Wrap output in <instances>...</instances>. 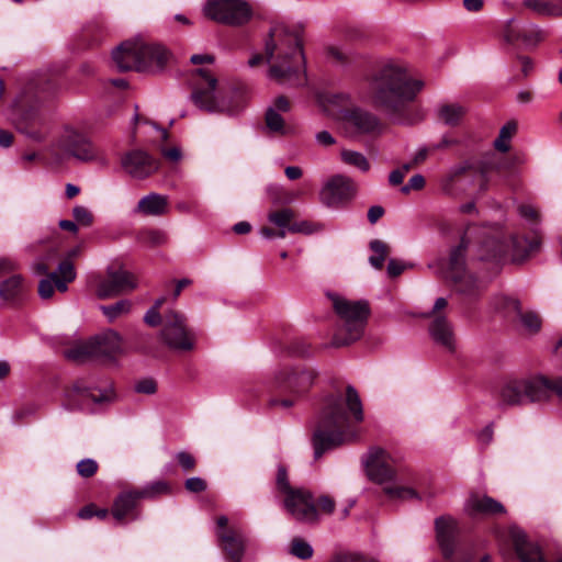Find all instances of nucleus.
<instances>
[{
  "label": "nucleus",
  "instance_id": "nucleus-4",
  "mask_svg": "<svg viewBox=\"0 0 562 562\" xmlns=\"http://www.w3.org/2000/svg\"><path fill=\"white\" fill-rule=\"evenodd\" d=\"M193 76L195 83L191 100L200 110L232 116L245 109L243 91L218 86L217 79L205 69H196Z\"/></svg>",
  "mask_w": 562,
  "mask_h": 562
},
{
  "label": "nucleus",
  "instance_id": "nucleus-13",
  "mask_svg": "<svg viewBox=\"0 0 562 562\" xmlns=\"http://www.w3.org/2000/svg\"><path fill=\"white\" fill-rule=\"evenodd\" d=\"M286 512L297 521L314 522L317 520V508L312 494L304 488H294L283 495Z\"/></svg>",
  "mask_w": 562,
  "mask_h": 562
},
{
  "label": "nucleus",
  "instance_id": "nucleus-12",
  "mask_svg": "<svg viewBox=\"0 0 562 562\" xmlns=\"http://www.w3.org/2000/svg\"><path fill=\"white\" fill-rule=\"evenodd\" d=\"M467 247L468 244L465 239L462 238L460 245L451 251L445 278L451 281L456 290L460 293L474 295L479 291L480 284L476 279L465 270L464 254Z\"/></svg>",
  "mask_w": 562,
  "mask_h": 562
},
{
  "label": "nucleus",
  "instance_id": "nucleus-19",
  "mask_svg": "<svg viewBox=\"0 0 562 562\" xmlns=\"http://www.w3.org/2000/svg\"><path fill=\"white\" fill-rule=\"evenodd\" d=\"M112 59L120 71H143L146 66L140 57L139 38L126 41L112 52Z\"/></svg>",
  "mask_w": 562,
  "mask_h": 562
},
{
  "label": "nucleus",
  "instance_id": "nucleus-59",
  "mask_svg": "<svg viewBox=\"0 0 562 562\" xmlns=\"http://www.w3.org/2000/svg\"><path fill=\"white\" fill-rule=\"evenodd\" d=\"M407 268L406 263L397 260V259H390L387 263V274L391 278H395L404 272V270Z\"/></svg>",
  "mask_w": 562,
  "mask_h": 562
},
{
  "label": "nucleus",
  "instance_id": "nucleus-2",
  "mask_svg": "<svg viewBox=\"0 0 562 562\" xmlns=\"http://www.w3.org/2000/svg\"><path fill=\"white\" fill-rule=\"evenodd\" d=\"M363 417L362 402L352 385L346 387L345 398L326 397L312 437L315 459L353 439L356 434L351 429V420L361 423Z\"/></svg>",
  "mask_w": 562,
  "mask_h": 562
},
{
  "label": "nucleus",
  "instance_id": "nucleus-31",
  "mask_svg": "<svg viewBox=\"0 0 562 562\" xmlns=\"http://www.w3.org/2000/svg\"><path fill=\"white\" fill-rule=\"evenodd\" d=\"M513 166L514 161L509 158L496 157L495 155L484 158L479 166L482 179V183L480 186L481 191H485L487 189V175L490 171H496L498 173L510 172Z\"/></svg>",
  "mask_w": 562,
  "mask_h": 562
},
{
  "label": "nucleus",
  "instance_id": "nucleus-16",
  "mask_svg": "<svg viewBox=\"0 0 562 562\" xmlns=\"http://www.w3.org/2000/svg\"><path fill=\"white\" fill-rule=\"evenodd\" d=\"M227 525L228 518L220 516L216 520L215 535L228 559L232 562H241L245 551V537L238 529Z\"/></svg>",
  "mask_w": 562,
  "mask_h": 562
},
{
  "label": "nucleus",
  "instance_id": "nucleus-7",
  "mask_svg": "<svg viewBox=\"0 0 562 562\" xmlns=\"http://www.w3.org/2000/svg\"><path fill=\"white\" fill-rule=\"evenodd\" d=\"M333 307L339 317V322L331 345L342 347L358 340L364 333L370 314L368 303L335 296L333 297Z\"/></svg>",
  "mask_w": 562,
  "mask_h": 562
},
{
  "label": "nucleus",
  "instance_id": "nucleus-60",
  "mask_svg": "<svg viewBox=\"0 0 562 562\" xmlns=\"http://www.w3.org/2000/svg\"><path fill=\"white\" fill-rule=\"evenodd\" d=\"M144 321L146 324H148L149 326H153V327H156L158 326L159 324L162 325V322H164V316L161 317L159 311L157 310H154V308H149L145 316H144Z\"/></svg>",
  "mask_w": 562,
  "mask_h": 562
},
{
  "label": "nucleus",
  "instance_id": "nucleus-5",
  "mask_svg": "<svg viewBox=\"0 0 562 562\" xmlns=\"http://www.w3.org/2000/svg\"><path fill=\"white\" fill-rule=\"evenodd\" d=\"M364 467L369 479L383 485V492L390 499L420 501L416 490L407 485L409 480L406 473L393 465V460L384 450L372 448L364 460Z\"/></svg>",
  "mask_w": 562,
  "mask_h": 562
},
{
  "label": "nucleus",
  "instance_id": "nucleus-53",
  "mask_svg": "<svg viewBox=\"0 0 562 562\" xmlns=\"http://www.w3.org/2000/svg\"><path fill=\"white\" fill-rule=\"evenodd\" d=\"M134 389L137 393L153 395L157 392V382L153 378H145L137 381Z\"/></svg>",
  "mask_w": 562,
  "mask_h": 562
},
{
  "label": "nucleus",
  "instance_id": "nucleus-39",
  "mask_svg": "<svg viewBox=\"0 0 562 562\" xmlns=\"http://www.w3.org/2000/svg\"><path fill=\"white\" fill-rule=\"evenodd\" d=\"M340 157L345 164L352 166L362 172H367L370 169L369 160L367 159V157L363 154H361L359 151L344 149L340 153Z\"/></svg>",
  "mask_w": 562,
  "mask_h": 562
},
{
  "label": "nucleus",
  "instance_id": "nucleus-25",
  "mask_svg": "<svg viewBox=\"0 0 562 562\" xmlns=\"http://www.w3.org/2000/svg\"><path fill=\"white\" fill-rule=\"evenodd\" d=\"M464 509L471 517L480 515L504 514L505 507L487 495H471L465 502Z\"/></svg>",
  "mask_w": 562,
  "mask_h": 562
},
{
  "label": "nucleus",
  "instance_id": "nucleus-38",
  "mask_svg": "<svg viewBox=\"0 0 562 562\" xmlns=\"http://www.w3.org/2000/svg\"><path fill=\"white\" fill-rule=\"evenodd\" d=\"M90 347L91 344L89 339L87 341L74 345L72 347L66 349L64 351V355L67 359L75 362H86L89 360H93Z\"/></svg>",
  "mask_w": 562,
  "mask_h": 562
},
{
  "label": "nucleus",
  "instance_id": "nucleus-6",
  "mask_svg": "<svg viewBox=\"0 0 562 562\" xmlns=\"http://www.w3.org/2000/svg\"><path fill=\"white\" fill-rule=\"evenodd\" d=\"M553 394L562 400V376L550 380L544 375H536L506 382L499 390L498 398L502 405L516 406L547 402Z\"/></svg>",
  "mask_w": 562,
  "mask_h": 562
},
{
  "label": "nucleus",
  "instance_id": "nucleus-46",
  "mask_svg": "<svg viewBox=\"0 0 562 562\" xmlns=\"http://www.w3.org/2000/svg\"><path fill=\"white\" fill-rule=\"evenodd\" d=\"M57 290V272H49L38 282V295L43 300H48Z\"/></svg>",
  "mask_w": 562,
  "mask_h": 562
},
{
  "label": "nucleus",
  "instance_id": "nucleus-42",
  "mask_svg": "<svg viewBox=\"0 0 562 562\" xmlns=\"http://www.w3.org/2000/svg\"><path fill=\"white\" fill-rule=\"evenodd\" d=\"M472 167L473 166L469 161H464L452 167L447 175L446 181L443 183V190L448 193H451L453 184L459 182L462 176L471 171Z\"/></svg>",
  "mask_w": 562,
  "mask_h": 562
},
{
  "label": "nucleus",
  "instance_id": "nucleus-35",
  "mask_svg": "<svg viewBox=\"0 0 562 562\" xmlns=\"http://www.w3.org/2000/svg\"><path fill=\"white\" fill-rule=\"evenodd\" d=\"M55 272H57V290L59 292H66L68 283L76 279V271L72 261L69 259L63 260Z\"/></svg>",
  "mask_w": 562,
  "mask_h": 562
},
{
  "label": "nucleus",
  "instance_id": "nucleus-32",
  "mask_svg": "<svg viewBox=\"0 0 562 562\" xmlns=\"http://www.w3.org/2000/svg\"><path fill=\"white\" fill-rule=\"evenodd\" d=\"M348 121L361 133L370 134L381 131L379 119L374 114L361 109L350 111Z\"/></svg>",
  "mask_w": 562,
  "mask_h": 562
},
{
  "label": "nucleus",
  "instance_id": "nucleus-58",
  "mask_svg": "<svg viewBox=\"0 0 562 562\" xmlns=\"http://www.w3.org/2000/svg\"><path fill=\"white\" fill-rule=\"evenodd\" d=\"M186 488L191 493H200L206 488V483L199 476L190 477L186 481Z\"/></svg>",
  "mask_w": 562,
  "mask_h": 562
},
{
  "label": "nucleus",
  "instance_id": "nucleus-36",
  "mask_svg": "<svg viewBox=\"0 0 562 562\" xmlns=\"http://www.w3.org/2000/svg\"><path fill=\"white\" fill-rule=\"evenodd\" d=\"M369 247L373 252L369 257L370 265L375 269H382L384 261L390 252L389 245L380 239H373L370 241Z\"/></svg>",
  "mask_w": 562,
  "mask_h": 562
},
{
  "label": "nucleus",
  "instance_id": "nucleus-15",
  "mask_svg": "<svg viewBox=\"0 0 562 562\" xmlns=\"http://www.w3.org/2000/svg\"><path fill=\"white\" fill-rule=\"evenodd\" d=\"M136 277L127 270L109 269L105 279L99 282L97 286V296L99 299H109L121 294L130 293L137 288Z\"/></svg>",
  "mask_w": 562,
  "mask_h": 562
},
{
  "label": "nucleus",
  "instance_id": "nucleus-20",
  "mask_svg": "<svg viewBox=\"0 0 562 562\" xmlns=\"http://www.w3.org/2000/svg\"><path fill=\"white\" fill-rule=\"evenodd\" d=\"M355 194V182L344 175L331 177L321 192L322 201L328 206H334L342 201L350 200Z\"/></svg>",
  "mask_w": 562,
  "mask_h": 562
},
{
  "label": "nucleus",
  "instance_id": "nucleus-30",
  "mask_svg": "<svg viewBox=\"0 0 562 562\" xmlns=\"http://www.w3.org/2000/svg\"><path fill=\"white\" fill-rule=\"evenodd\" d=\"M147 216H160L168 212V198L158 193H149L143 196L134 210Z\"/></svg>",
  "mask_w": 562,
  "mask_h": 562
},
{
  "label": "nucleus",
  "instance_id": "nucleus-48",
  "mask_svg": "<svg viewBox=\"0 0 562 562\" xmlns=\"http://www.w3.org/2000/svg\"><path fill=\"white\" fill-rule=\"evenodd\" d=\"M142 498H150L158 494H165L169 492V485L165 481H156L142 490H137Z\"/></svg>",
  "mask_w": 562,
  "mask_h": 562
},
{
  "label": "nucleus",
  "instance_id": "nucleus-11",
  "mask_svg": "<svg viewBox=\"0 0 562 562\" xmlns=\"http://www.w3.org/2000/svg\"><path fill=\"white\" fill-rule=\"evenodd\" d=\"M203 12L209 19L231 26H241L252 18V8L246 0H207Z\"/></svg>",
  "mask_w": 562,
  "mask_h": 562
},
{
  "label": "nucleus",
  "instance_id": "nucleus-47",
  "mask_svg": "<svg viewBox=\"0 0 562 562\" xmlns=\"http://www.w3.org/2000/svg\"><path fill=\"white\" fill-rule=\"evenodd\" d=\"M322 229H323V225L319 223H314L311 221H301V222L292 221V225L289 227V233L311 235V234L317 233Z\"/></svg>",
  "mask_w": 562,
  "mask_h": 562
},
{
  "label": "nucleus",
  "instance_id": "nucleus-33",
  "mask_svg": "<svg viewBox=\"0 0 562 562\" xmlns=\"http://www.w3.org/2000/svg\"><path fill=\"white\" fill-rule=\"evenodd\" d=\"M139 499L138 491H127L120 494L114 501L112 515L117 521L124 520L135 509Z\"/></svg>",
  "mask_w": 562,
  "mask_h": 562
},
{
  "label": "nucleus",
  "instance_id": "nucleus-41",
  "mask_svg": "<svg viewBox=\"0 0 562 562\" xmlns=\"http://www.w3.org/2000/svg\"><path fill=\"white\" fill-rule=\"evenodd\" d=\"M547 33L541 30L539 26L535 24H528L524 26L518 37L528 46H533L540 43L544 37Z\"/></svg>",
  "mask_w": 562,
  "mask_h": 562
},
{
  "label": "nucleus",
  "instance_id": "nucleus-57",
  "mask_svg": "<svg viewBox=\"0 0 562 562\" xmlns=\"http://www.w3.org/2000/svg\"><path fill=\"white\" fill-rule=\"evenodd\" d=\"M176 460L184 471H190L195 465V459L193 456L186 451H180L176 454Z\"/></svg>",
  "mask_w": 562,
  "mask_h": 562
},
{
  "label": "nucleus",
  "instance_id": "nucleus-43",
  "mask_svg": "<svg viewBox=\"0 0 562 562\" xmlns=\"http://www.w3.org/2000/svg\"><path fill=\"white\" fill-rule=\"evenodd\" d=\"M102 313L108 317L110 322H113L121 315L130 313L132 308V302L130 300H121L111 305H102Z\"/></svg>",
  "mask_w": 562,
  "mask_h": 562
},
{
  "label": "nucleus",
  "instance_id": "nucleus-14",
  "mask_svg": "<svg viewBox=\"0 0 562 562\" xmlns=\"http://www.w3.org/2000/svg\"><path fill=\"white\" fill-rule=\"evenodd\" d=\"M315 378L316 373L311 368L284 369L277 373L276 384L282 392L301 396L310 390Z\"/></svg>",
  "mask_w": 562,
  "mask_h": 562
},
{
  "label": "nucleus",
  "instance_id": "nucleus-9",
  "mask_svg": "<svg viewBox=\"0 0 562 562\" xmlns=\"http://www.w3.org/2000/svg\"><path fill=\"white\" fill-rule=\"evenodd\" d=\"M436 538L441 553L449 562H473L472 549L458 542V525L450 516L438 517L435 521Z\"/></svg>",
  "mask_w": 562,
  "mask_h": 562
},
{
  "label": "nucleus",
  "instance_id": "nucleus-63",
  "mask_svg": "<svg viewBox=\"0 0 562 562\" xmlns=\"http://www.w3.org/2000/svg\"><path fill=\"white\" fill-rule=\"evenodd\" d=\"M518 212L526 220L536 221L538 218V212L532 205L522 204L518 207Z\"/></svg>",
  "mask_w": 562,
  "mask_h": 562
},
{
  "label": "nucleus",
  "instance_id": "nucleus-8",
  "mask_svg": "<svg viewBox=\"0 0 562 562\" xmlns=\"http://www.w3.org/2000/svg\"><path fill=\"white\" fill-rule=\"evenodd\" d=\"M538 247L536 239H527L525 237L512 236L508 244H504L497 238L486 239L480 247L479 258L482 261H491L495 266H499L510 256L512 260H521L530 251Z\"/></svg>",
  "mask_w": 562,
  "mask_h": 562
},
{
  "label": "nucleus",
  "instance_id": "nucleus-56",
  "mask_svg": "<svg viewBox=\"0 0 562 562\" xmlns=\"http://www.w3.org/2000/svg\"><path fill=\"white\" fill-rule=\"evenodd\" d=\"M330 562H379L374 559H367L356 553H344L336 555Z\"/></svg>",
  "mask_w": 562,
  "mask_h": 562
},
{
  "label": "nucleus",
  "instance_id": "nucleus-40",
  "mask_svg": "<svg viewBox=\"0 0 562 562\" xmlns=\"http://www.w3.org/2000/svg\"><path fill=\"white\" fill-rule=\"evenodd\" d=\"M517 131V123L514 121L507 122L499 131L498 137L494 140V147L505 153L509 149V140Z\"/></svg>",
  "mask_w": 562,
  "mask_h": 562
},
{
  "label": "nucleus",
  "instance_id": "nucleus-23",
  "mask_svg": "<svg viewBox=\"0 0 562 562\" xmlns=\"http://www.w3.org/2000/svg\"><path fill=\"white\" fill-rule=\"evenodd\" d=\"M67 397L70 401H80L85 403L100 404L111 398V393L93 385L87 379L77 380L70 390L67 391Z\"/></svg>",
  "mask_w": 562,
  "mask_h": 562
},
{
  "label": "nucleus",
  "instance_id": "nucleus-17",
  "mask_svg": "<svg viewBox=\"0 0 562 562\" xmlns=\"http://www.w3.org/2000/svg\"><path fill=\"white\" fill-rule=\"evenodd\" d=\"M93 360L114 362L123 352L122 338L114 330H106L90 339Z\"/></svg>",
  "mask_w": 562,
  "mask_h": 562
},
{
  "label": "nucleus",
  "instance_id": "nucleus-44",
  "mask_svg": "<svg viewBox=\"0 0 562 562\" xmlns=\"http://www.w3.org/2000/svg\"><path fill=\"white\" fill-rule=\"evenodd\" d=\"M289 552L297 559L307 560L313 557L314 550L307 541L296 537L291 541Z\"/></svg>",
  "mask_w": 562,
  "mask_h": 562
},
{
  "label": "nucleus",
  "instance_id": "nucleus-24",
  "mask_svg": "<svg viewBox=\"0 0 562 562\" xmlns=\"http://www.w3.org/2000/svg\"><path fill=\"white\" fill-rule=\"evenodd\" d=\"M63 148L70 156L81 161H88L95 157L92 144L81 134L68 132L63 139Z\"/></svg>",
  "mask_w": 562,
  "mask_h": 562
},
{
  "label": "nucleus",
  "instance_id": "nucleus-49",
  "mask_svg": "<svg viewBox=\"0 0 562 562\" xmlns=\"http://www.w3.org/2000/svg\"><path fill=\"white\" fill-rule=\"evenodd\" d=\"M142 241L150 247L160 246L166 244L167 235L159 229L146 231L142 234Z\"/></svg>",
  "mask_w": 562,
  "mask_h": 562
},
{
  "label": "nucleus",
  "instance_id": "nucleus-18",
  "mask_svg": "<svg viewBox=\"0 0 562 562\" xmlns=\"http://www.w3.org/2000/svg\"><path fill=\"white\" fill-rule=\"evenodd\" d=\"M123 169L135 179H145L159 168L158 161L148 153L134 149L122 157Z\"/></svg>",
  "mask_w": 562,
  "mask_h": 562
},
{
  "label": "nucleus",
  "instance_id": "nucleus-52",
  "mask_svg": "<svg viewBox=\"0 0 562 562\" xmlns=\"http://www.w3.org/2000/svg\"><path fill=\"white\" fill-rule=\"evenodd\" d=\"M72 216L76 223L83 226H90L93 222L91 212L82 205H77L72 209Z\"/></svg>",
  "mask_w": 562,
  "mask_h": 562
},
{
  "label": "nucleus",
  "instance_id": "nucleus-62",
  "mask_svg": "<svg viewBox=\"0 0 562 562\" xmlns=\"http://www.w3.org/2000/svg\"><path fill=\"white\" fill-rule=\"evenodd\" d=\"M316 143L321 146L328 147L336 143L335 137L327 131H322L315 135Z\"/></svg>",
  "mask_w": 562,
  "mask_h": 562
},
{
  "label": "nucleus",
  "instance_id": "nucleus-10",
  "mask_svg": "<svg viewBox=\"0 0 562 562\" xmlns=\"http://www.w3.org/2000/svg\"><path fill=\"white\" fill-rule=\"evenodd\" d=\"M160 339L173 351L188 352L194 349L196 336L187 326L186 316L170 310L164 314Z\"/></svg>",
  "mask_w": 562,
  "mask_h": 562
},
{
  "label": "nucleus",
  "instance_id": "nucleus-45",
  "mask_svg": "<svg viewBox=\"0 0 562 562\" xmlns=\"http://www.w3.org/2000/svg\"><path fill=\"white\" fill-rule=\"evenodd\" d=\"M524 5L538 14L555 16L554 0H524Z\"/></svg>",
  "mask_w": 562,
  "mask_h": 562
},
{
  "label": "nucleus",
  "instance_id": "nucleus-34",
  "mask_svg": "<svg viewBox=\"0 0 562 562\" xmlns=\"http://www.w3.org/2000/svg\"><path fill=\"white\" fill-rule=\"evenodd\" d=\"M467 113V108L459 103H445L438 106L440 122L449 126L458 125Z\"/></svg>",
  "mask_w": 562,
  "mask_h": 562
},
{
  "label": "nucleus",
  "instance_id": "nucleus-50",
  "mask_svg": "<svg viewBox=\"0 0 562 562\" xmlns=\"http://www.w3.org/2000/svg\"><path fill=\"white\" fill-rule=\"evenodd\" d=\"M276 484L277 488L282 495H285L290 491L294 490L295 487H292L288 477V471L284 465L279 464L278 467V473L276 477Z\"/></svg>",
  "mask_w": 562,
  "mask_h": 562
},
{
  "label": "nucleus",
  "instance_id": "nucleus-26",
  "mask_svg": "<svg viewBox=\"0 0 562 562\" xmlns=\"http://www.w3.org/2000/svg\"><path fill=\"white\" fill-rule=\"evenodd\" d=\"M290 109V101L283 95L278 97L273 101V104L269 106L266 112V125L270 132L280 135H285L288 133V127L281 113H286Z\"/></svg>",
  "mask_w": 562,
  "mask_h": 562
},
{
  "label": "nucleus",
  "instance_id": "nucleus-28",
  "mask_svg": "<svg viewBox=\"0 0 562 562\" xmlns=\"http://www.w3.org/2000/svg\"><path fill=\"white\" fill-rule=\"evenodd\" d=\"M25 292L26 282L21 273H13L0 282V299L7 303H19Z\"/></svg>",
  "mask_w": 562,
  "mask_h": 562
},
{
  "label": "nucleus",
  "instance_id": "nucleus-61",
  "mask_svg": "<svg viewBox=\"0 0 562 562\" xmlns=\"http://www.w3.org/2000/svg\"><path fill=\"white\" fill-rule=\"evenodd\" d=\"M317 506L325 514H333L335 510V501L328 495H323L317 499Z\"/></svg>",
  "mask_w": 562,
  "mask_h": 562
},
{
  "label": "nucleus",
  "instance_id": "nucleus-64",
  "mask_svg": "<svg viewBox=\"0 0 562 562\" xmlns=\"http://www.w3.org/2000/svg\"><path fill=\"white\" fill-rule=\"evenodd\" d=\"M493 435H494L493 426L487 425L477 434V440L480 443L486 446L493 440Z\"/></svg>",
  "mask_w": 562,
  "mask_h": 562
},
{
  "label": "nucleus",
  "instance_id": "nucleus-22",
  "mask_svg": "<svg viewBox=\"0 0 562 562\" xmlns=\"http://www.w3.org/2000/svg\"><path fill=\"white\" fill-rule=\"evenodd\" d=\"M498 306L504 310L507 316H514L518 318L521 325L530 334L537 333L541 327V319L535 312H524L520 302L514 297L502 296L497 299Z\"/></svg>",
  "mask_w": 562,
  "mask_h": 562
},
{
  "label": "nucleus",
  "instance_id": "nucleus-37",
  "mask_svg": "<svg viewBox=\"0 0 562 562\" xmlns=\"http://www.w3.org/2000/svg\"><path fill=\"white\" fill-rule=\"evenodd\" d=\"M293 218L294 212L289 207L272 211L268 214V221L277 226L279 231H285V235L289 233V227L292 225Z\"/></svg>",
  "mask_w": 562,
  "mask_h": 562
},
{
  "label": "nucleus",
  "instance_id": "nucleus-27",
  "mask_svg": "<svg viewBox=\"0 0 562 562\" xmlns=\"http://www.w3.org/2000/svg\"><path fill=\"white\" fill-rule=\"evenodd\" d=\"M140 57L146 66L143 71L161 70L169 59V53L158 44H148L139 38Z\"/></svg>",
  "mask_w": 562,
  "mask_h": 562
},
{
  "label": "nucleus",
  "instance_id": "nucleus-29",
  "mask_svg": "<svg viewBox=\"0 0 562 562\" xmlns=\"http://www.w3.org/2000/svg\"><path fill=\"white\" fill-rule=\"evenodd\" d=\"M429 334L434 341L449 351L454 350V335L450 322L443 315H435L430 325Z\"/></svg>",
  "mask_w": 562,
  "mask_h": 562
},
{
  "label": "nucleus",
  "instance_id": "nucleus-3",
  "mask_svg": "<svg viewBox=\"0 0 562 562\" xmlns=\"http://www.w3.org/2000/svg\"><path fill=\"white\" fill-rule=\"evenodd\" d=\"M424 87L407 70L396 64L384 65L371 79L369 92L372 102L392 115L401 114Z\"/></svg>",
  "mask_w": 562,
  "mask_h": 562
},
{
  "label": "nucleus",
  "instance_id": "nucleus-1",
  "mask_svg": "<svg viewBox=\"0 0 562 562\" xmlns=\"http://www.w3.org/2000/svg\"><path fill=\"white\" fill-rule=\"evenodd\" d=\"M269 64L267 76L289 87L306 85L305 56L300 34L283 24L273 25L265 40V53L254 54L249 67Z\"/></svg>",
  "mask_w": 562,
  "mask_h": 562
},
{
  "label": "nucleus",
  "instance_id": "nucleus-54",
  "mask_svg": "<svg viewBox=\"0 0 562 562\" xmlns=\"http://www.w3.org/2000/svg\"><path fill=\"white\" fill-rule=\"evenodd\" d=\"M18 268L19 265L15 260L5 257L0 258V278L5 279L13 273H18Z\"/></svg>",
  "mask_w": 562,
  "mask_h": 562
},
{
  "label": "nucleus",
  "instance_id": "nucleus-21",
  "mask_svg": "<svg viewBox=\"0 0 562 562\" xmlns=\"http://www.w3.org/2000/svg\"><path fill=\"white\" fill-rule=\"evenodd\" d=\"M508 537L520 562H547L539 544L530 541L519 527L512 526ZM557 562H562V558Z\"/></svg>",
  "mask_w": 562,
  "mask_h": 562
},
{
  "label": "nucleus",
  "instance_id": "nucleus-55",
  "mask_svg": "<svg viewBox=\"0 0 562 562\" xmlns=\"http://www.w3.org/2000/svg\"><path fill=\"white\" fill-rule=\"evenodd\" d=\"M425 186V178L422 175H414L408 182L401 188L404 194L409 193L412 190H420Z\"/></svg>",
  "mask_w": 562,
  "mask_h": 562
},
{
  "label": "nucleus",
  "instance_id": "nucleus-51",
  "mask_svg": "<svg viewBox=\"0 0 562 562\" xmlns=\"http://www.w3.org/2000/svg\"><path fill=\"white\" fill-rule=\"evenodd\" d=\"M98 471V463L95 460L87 458L77 463V472L82 477H91Z\"/></svg>",
  "mask_w": 562,
  "mask_h": 562
}]
</instances>
